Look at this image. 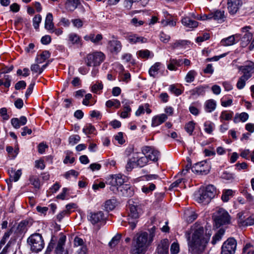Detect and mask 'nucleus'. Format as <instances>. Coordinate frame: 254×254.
Returning a JSON list of instances; mask_svg holds the SVG:
<instances>
[{
	"mask_svg": "<svg viewBox=\"0 0 254 254\" xmlns=\"http://www.w3.org/2000/svg\"><path fill=\"white\" fill-rule=\"evenodd\" d=\"M154 236L155 227L151 229L149 234L145 232L137 234L133 240V247L131 254H145Z\"/></svg>",
	"mask_w": 254,
	"mask_h": 254,
	"instance_id": "1",
	"label": "nucleus"
},
{
	"mask_svg": "<svg viewBox=\"0 0 254 254\" xmlns=\"http://www.w3.org/2000/svg\"><path fill=\"white\" fill-rule=\"evenodd\" d=\"M193 229L191 240L189 242V251L192 254H200L204 251L208 239L204 237L202 226L194 227Z\"/></svg>",
	"mask_w": 254,
	"mask_h": 254,
	"instance_id": "2",
	"label": "nucleus"
},
{
	"mask_svg": "<svg viewBox=\"0 0 254 254\" xmlns=\"http://www.w3.org/2000/svg\"><path fill=\"white\" fill-rule=\"evenodd\" d=\"M215 194V188L213 185H208L205 189H200L195 192L194 197L197 202L205 205L209 203Z\"/></svg>",
	"mask_w": 254,
	"mask_h": 254,
	"instance_id": "3",
	"label": "nucleus"
},
{
	"mask_svg": "<svg viewBox=\"0 0 254 254\" xmlns=\"http://www.w3.org/2000/svg\"><path fill=\"white\" fill-rule=\"evenodd\" d=\"M213 218L217 228L223 225L229 224L231 222V216L228 212L223 208H219L213 213Z\"/></svg>",
	"mask_w": 254,
	"mask_h": 254,
	"instance_id": "4",
	"label": "nucleus"
},
{
	"mask_svg": "<svg viewBox=\"0 0 254 254\" xmlns=\"http://www.w3.org/2000/svg\"><path fill=\"white\" fill-rule=\"evenodd\" d=\"M27 243L32 252L38 253L44 247V241L42 235L38 233L31 235L27 239Z\"/></svg>",
	"mask_w": 254,
	"mask_h": 254,
	"instance_id": "5",
	"label": "nucleus"
},
{
	"mask_svg": "<svg viewBox=\"0 0 254 254\" xmlns=\"http://www.w3.org/2000/svg\"><path fill=\"white\" fill-rule=\"evenodd\" d=\"M141 212V209L139 206L132 204L129 205V212L127 220L131 229H133L136 227L139 214Z\"/></svg>",
	"mask_w": 254,
	"mask_h": 254,
	"instance_id": "6",
	"label": "nucleus"
},
{
	"mask_svg": "<svg viewBox=\"0 0 254 254\" xmlns=\"http://www.w3.org/2000/svg\"><path fill=\"white\" fill-rule=\"evenodd\" d=\"M125 177L121 174L110 175L107 178L106 184L110 185V190L115 191L117 189L123 185L125 181Z\"/></svg>",
	"mask_w": 254,
	"mask_h": 254,
	"instance_id": "7",
	"label": "nucleus"
},
{
	"mask_svg": "<svg viewBox=\"0 0 254 254\" xmlns=\"http://www.w3.org/2000/svg\"><path fill=\"white\" fill-rule=\"evenodd\" d=\"M104 55L102 52H96L87 56L86 64L88 66H98L103 61Z\"/></svg>",
	"mask_w": 254,
	"mask_h": 254,
	"instance_id": "8",
	"label": "nucleus"
},
{
	"mask_svg": "<svg viewBox=\"0 0 254 254\" xmlns=\"http://www.w3.org/2000/svg\"><path fill=\"white\" fill-rule=\"evenodd\" d=\"M237 245V241L234 238H228L221 247V254H235Z\"/></svg>",
	"mask_w": 254,
	"mask_h": 254,
	"instance_id": "9",
	"label": "nucleus"
},
{
	"mask_svg": "<svg viewBox=\"0 0 254 254\" xmlns=\"http://www.w3.org/2000/svg\"><path fill=\"white\" fill-rule=\"evenodd\" d=\"M237 60H234L232 62V65L237 68L239 71H241L243 73V75H246L249 78L251 77L252 73L254 70V63L248 61L245 62L244 65H238L235 64Z\"/></svg>",
	"mask_w": 254,
	"mask_h": 254,
	"instance_id": "10",
	"label": "nucleus"
},
{
	"mask_svg": "<svg viewBox=\"0 0 254 254\" xmlns=\"http://www.w3.org/2000/svg\"><path fill=\"white\" fill-rule=\"evenodd\" d=\"M210 169V165L206 161L197 163L191 167V170L193 172L202 175L208 173Z\"/></svg>",
	"mask_w": 254,
	"mask_h": 254,
	"instance_id": "11",
	"label": "nucleus"
},
{
	"mask_svg": "<svg viewBox=\"0 0 254 254\" xmlns=\"http://www.w3.org/2000/svg\"><path fill=\"white\" fill-rule=\"evenodd\" d=\"M142 152L149 160L157 161L160 156L159 152L151 146H146L142 148Z\"/></svg>",
	"mask_w": 254,
	"mask_h": 254,
	"instance_id": "12",
	"label": "nucleus"
},
{
	"mask_svg": "<svg viewBox=\"0 0 254 254\" xmlns=\"http://www.w3.org/2000/svg\"><path fill=\"white\" fill-rule=\"evenodd\" d=\"M88 219L92 224L95 225L104 221L105 217L104 213L100 211L96 212H90Z\"/></svg>",
	"mask_w": 254,
	"mask_h": 254,
	"instance_id": "13",
	"label": "nucleus"
},
{
	"mask_svg": "<svg viewBox=\"0 0 254 254\" xmlns=\"http://www.w3.org/2000/svg\"><path fill=\"white\" fill-rule=\"evenodd\" d=\"M250 27H245L242 29V31L244 33L241 38V46L243 47H246L253 39V34L249 31Z\"/></svg>",
	"mask_w": 254,
	"mask_h": 254,
	"instance_id": "14",
	"label": "nucleus"
},
{
	"mask_svg": "<svg viewBox=\"0 0 254 254\" xmlns=\"http://www.w3.org/2000/svg\"><path fill=\"white\" fill-rule=\"evenodd\" d=\"M116 191L119 194L125 197H130L133 194V192L130 186L124 183L118 187Z\"/></svg>",
	"mask_w": 254,
	"mask_h": 254,
	"instance_id": "15",
	"label": "nucleus"
},
{
	"mask_svg": "<svg viewBox=\"0 0 254 254\" xmlns=\"http://www.w3.org/2000/svg\"><path fill=\"white\" fill-rule=\"evenodd\" d=\"M241 5V0H228V9L230 14L233 15L236 13Z\"/></svg>",
	"mask_w": 254,
	"mask_h": 254,
	"instance_id": "16",
	"label": "nucleus"
},
{
	"mask_svg": "<svg viewBox=\"0 0 254 254\" xmlns=\"http://www.w3.org/2000/svg\"><path fill=\"white\" fill-rule=\"evenodd\" d=\"M169 242L167 239L161 241L157 248V254H169Z\"/></svg>",
	"mask_w": 254,
	"mask_h": 254,
	"instance_id": "17",
	"label": "nucleus"
},
{
	"mask_svg": "<svg viewBox=\"0 0 254 254\" xmlns=\"http://www.w3.org/2000/svg\"><path fill=\"white\" fill-rule=\"evenodd\" d=\"M108 47L112 53L117 54L121 51L122 45L120 41L117 40H113L108 42Z\"/></svg>",
	"mask_w": 254,
	"mask_h": 254,
	"instance_id": "18",
	"label": "nucleus"
},
{
	"mask_svg": "<svg viewBox=\"0 0 254 254\" xmlns=\"http://www.w3.org/2000/svg\"><path fill=\"white\" fill-rule=\"evenodd\" d=\"M126 39L129 43L132 44H136L137 43H145L147 42V39L139 36L136 34H129L126 36Z\"/></svg>",
	"mask_w": 254,
	"mask_h": 254,
	"instance_id": "19",
	"label": "nucleus"
},
{
	"mask_svg": "<svg viewBox=\"0 0 254 254\" xmlns=\"http://www.w3.org/2000/svg\"><path fill=\"white\" fill-rule=\"evenodd\" d=\"M83 38L86 41H91L95 45H99L103 39V36L101 34L95 35L93 33H90L84 36Z\"/></svg>",
	"mask_w": 254,
	"mask_h": 254,
	"instance_id": "20",
	"label": "nucleus"
},
{
	"mask_svg": "<svg viewBox=\"0 0 254 254\" xmlns=\"http://www.w3.org/2000/svg\"><path fill=\"white\" fill-rule=\"evenodd\" d=\"M124 110L121 113V117L123 118H127L129 116L131 109L130 107V102L127 99H124L122 101Z\"/></svg>",
	"mask_w": 254,
	"mask_h": 254,
	"instance_id": "21",
	"label": "nucleus"
},
{
	"mask_svg": "<svg viewBox=\"0 0 254 254\" xmlns=\"http://www.w3.org/2000/svg\"><path fill=\"white\" fill-rule=\"evenodd\" d=\"M208 88L207 86H199L189 91L190 94L192 96L197 97L200 95H204L206 89Z\"/></svg>",
	"mask_w": 254,
	"mask_h": 254,
	"instance_id": "22",
	"label": "nucleus"
},
{
	"mask_svg": "<svg viewBox=\"0 0 254 254\" xmlns=\"http://www.w3.org/2000/svg\"><path fill=\"white\" fill-rule=\"evenodd\" d=\"M27 123V119L25 116H21L20 118H12L11 123L13 127L16 129L19 128L21 126L25 125Z\"/></svg>",
	"mask_w": 254,
	"mask_h": 254,
	"instance_id": "23",
	"label": "nucleus"
},
{
	"mask_svg": "<svg viewBox=\"0 0 254 254\" xmlns=\"http://www.w3.org/2000/svg\"><path fill=\"white\" fill-rule=\"evenodd\" d=\"M168 117L165 114H162L154 117L152 119L151 126L152 127H157L167 120Z\"/></svg>",
	"mask_w": 254,
	"mask_h": 254,
	"instance_id": "24",
	"label": "nucleus"
},
{
	"mask_svg": "<svg viewBox=\"0 0 254 254\" xmlns=\"http://www.w3.org/2000/svg\"><path fill=\"white\" fill-rule=\"evenodd\" d=\"M68 41L72 45L81 46V40L79 35L74 33H71L68 35Z\"/></svg>",
	"mask_w": 254,
	"mask_h": 254,
	"instance_id": "25",
	"label": "nucleus"
},
{
	"mask_svg": "<svg viewBox=\"0 0 254 254\" xmlns=\"http://www.w3.org/2000/svg\"><path fill=\"white\" fill-rule=\"evenodd\" d=\"M182 23L185 26L188 28H195L198 26V22L192 20L189 16H186L183 18Z\"/></svg>",
	"mask_w": 254,
	"mask_h": 254,
	"instance_id": "26",
	"label": "nucleus"
},
{
	"mask_svg": "<svg viewBox=\"0 0 254 254\" xmlns=\"http://www.w3.org/2000/svg\"><path fill=\"white\" fill-rule=\"evenodd\" d=\"M53 21V17L52 14L51 13H48L47 14L45 21V28L49 31L53 30L54 28V24Z\"/></svg>",
	"mask_w": 254,
	"mask_h": 254,
	"instance_id": "27",
	"label": "nucleus"
},
{
	"mask_svg": "<svg viewBox=\"0 0 254 254\" xmlns=\"http://www.w3.org/2000/svg\"><path fill=\"white\" fill-rule=\"evenodd\" d=\"M162 64L160 62L155 63L149 69L148 72L150 76L155 78Z\"/></svg>",
	"mask_w": 254,
	"mask_h": 254,
	"instance_id": "28",
	"label": "nucleus"
},
{
	"mask_svg": "<svg viewBox=\"0 0 254 254\" xmlns=\"http://www.w3.org/2000/svg\"><path fill=\"white\" fill-rule=\"evenodd\" d=\"M216 107V102L214 100L209 99L204 103V109L207 113H211L214 111Z\"/></svg>",
	"mask_w": 254,
	"mask_h": 254,
	"instance_id": "29",
	"label": "nucleus"
},
{
	"mask_svg": "<svg viewBox=\"0 0 254 254\" xmlns=\"http://www.w3.org/2000/svg\"><path fill=\"white\" fill-rule=\"evenodd\" d=\"M249 117V115L246 112H243L240 114L237 113L234 118V122L236 124L240 122L244 123L248 120Z\"/></svg>",
	"mask_w": 254,
	"mask_h": 254,
	"instance_id": "30",
	"label": "nucleus"
},
{
	"mask_svg": "<svg viewBox=\"0 0 254 254\" xmlns=\"http://www.w3.org/2000/svg\"><path fill=\"white\" fill-rule=\"evenodd\" d=\"M66 240V237L62 236L58 241L57 246L55 249V252L57 254H61L64 250V246Z\"/></svg>",
	"mask_w": 254,
	"mask_h": 254,
	"instance_id": "31",
	"label": "nucleus"
},
{
	"mask_svg": "<svg viewBox=\"0 0 254 254\" xmlns=\"http://www.w3.org/2000/svg\"><path fill=\"white\" fill-rule=\"evenodd\" d=\"M236 37L239 38L237 35H232L229 37L221 40V43L222 45L225 46H229L234 45L236 43Z\"/></svg>",
	"mask_w": 254,
	"mask_h": 254,
	"instance_id": "32",
	"label": "nucleus"
},
{
	"mask_svg": "<svg viewBox=\"0 0 254 254\" xmlns=\"http://www.w3.org/2000/svg\"><path fill=\"white\" fill-rule=\"evenodd\" d=\"M211 19L215 20L222 22L224 21L225 18L224 11L216 10L213 13H211Z\"/></svg>",
	"mask_w": 254,
	"mask_h": 254,
	"instance_id": "33",
	"label": "nucleus"
},
{
	"mask_svg": "<svg viewBox=\"0 0 254 254\" xmlns=\"http://www.w3.org/2000/svg\"><path fill=\"white\" fill-rule=\"evenodd\" d=\"M250 78L246 75H243L238 79L236 84V86L239 89H242L246 85V82Z\"/></svg>",
	"mask_w": 254,
	"mask_h": 254,
	"instance_id": "34",
	"label": "nucleus"
},
{
	"mask_svg": "<svg viewBox=\"0 0 254 254\" xmlns=\"http://www.w3.org/2000/svg\"><path fill=\"white\" fill-rule=\"evenodd\" d=\"M79 4V0H67L66 2L67 8L70 11L75 9Z\"/></svg>",
	"mask_w": 254,
	"mask_h": 254,
	"instance_id": "35",
	"label": "nucleus"
},
{
	"mask_svg": "<svg viewBox=\"0 0 254 254\" xmlns=\"http://www.w3.org/2000/svg\"><path fill=\"white\" fill-rule=\"evenodd\" d=\"M197 72L194 70H190L186 74L185 80L187 83H191L194 80Z\"/></svg>",
	"mask_w": 254,
	"mask_h": 254,
	"instance_id": "36",
	"label": "nucleus"
},
{
	"mask_svg": "<svg viewBox=\"0 0 254 254\" xmlns=\"http://www.w3.org/2000/svg\"><path fill=\"white\" fill-rule=\"evenodd\" d=\"M137 155V153L135 154V155L137 156L136 157L138 158L136 162L137 166H139V167H144L147 164L149 159L148 157H147L146 155H145L144 156L139 157Z\"/></svg>",
	"mask_w": 254,
	"mask_h": 254,
	"instance_id": "37",
	"label": "nucleus"
},
{
	"mask_svg": "<svg viewBox=\"0 0 254 254\" xmlns=\"http://www.w3.org/2000/svg\"><path fill=\"white\" fill-rule=\"evenodd\" d=\"M9 173L10 180L14 182L17 181L22 174L21 170H18L16 171L11 170V172H9Z\"/></svg>",
	"mask_w": 254,
	"mask_h": 254,
	"instance_id": "38",
	"label": "nucleus"
},
{
	"mask_svg": "<svg viewBox=\"0 0 254 254\" xmlns=\"http://www.w3.org/2000/svg\"><path fill=\"white\" fill-rule=\"evenodd\" d=\"M233 194V191L232 190H224L221 196V199L224 202H227L230 197Z\"/></svg>",
	"mask_w": 254,
	"mask_h": 254,
	"instance_id": "39",
	"label": "nucleus"
},
{
	"mask_svg": "<svg viewBox=\"0 0 254 254\" xmlns=\"http://www.w3.org/2000/svg\"><path fill=\"white\" fill-rule=\"evenodd\" d=\"M50 54L47 51H45L36 59L38 64H41L50 57Z\"/></svg>",
	"mask_w": 254,
	"mask_h": 254,
	"instance_id": "40",
	"label": "nucleus"
},
{
	"mask_svg": "<svg viewBox=\"0 0 254 254\" xmlns=\"http://www.w3.org/2000/svg\"><path fill=\"white\" fill-rule=\"evenodd\" d=\"M224 233V231L220 229L218 232L213 237L211 243L213 245H215L218 241L222 239V236Z\"/></svg>",
	"mask_w": 254,
	"mask_h": 254,
	"instance_id": "41",
	"label": "nucleus"
},
{
	"mask_svg": "<svg viewBox=\"0 0 254 254\" xmlns=\"http://www.w3.org/2000/svg\"><path fill=\"white\" fill-rule=\"evenodd\" d=\"M106 106L108 108L114 107L118 108L121 106L120 102L117 99H112L108 100L106 103Z\"/></svg>",
	"mask_w": 254,
	"mask_h": 254,
	"instance_id": "42",
	"label": "nucleus"
},
{
	"mask_svg": "<svg viewBox=\"0 0 254 254\" xmlns=\"http://www.w3.org/2000/svg\"><path fill=\"white\" fill-rule=\"evenodd\" d=\"M233 115V112L223 111L221 114L220 118L221 120L229 121L231 120Z\"/></svg>",
	"mask_w": 254,
	"mask_h": 254,
	"instance_id": "43",
	"label": "nucleus"
},
{
	"mask_svg": "<svg viewBox=\"0 0 254 254\" xmlns=\"http://www.w3.org/2000/svg\"><path fill=\"white\" fill-rule=\"evenodd\" d=\"M243 226H251L254 225V214L251 215L250 217L247 218L245 221H239Z\"/></svg>",
	"mask_w": 254,
	"mask_h": 254,
	"instance_id": "44",
	"label": "nucleus"
},
{
	"mask_svg": "<svg viewBox=\"0 0 254 254\" xmlns=\"http://www.w3.org/2000/svg\"><path fill=\"white\" fill-rule=\"evenodd\" d=\"M188 43H190V42L186 40H179L174 43L172 46L173 49L186 48L185 46L188 45Z\"/></svg>",
	"mask_w": 254,
	"mask_h": 254,
	"instance_id": "45",
	"label": "nucleus"
},
{
	"mask_svg": "<svg viewBox=\"0 0 254 254\" xmlns=\"http://www.w3.org/2000/svg\"><path fill=\"white\" fill-rule=\"evenodd\" d=\"M29 181L30 183L36 188L39 189L40 187V182L38 178L36 176H32L30 177Z\"/></svg>",
	"mask_w": 254,
	"mask_h": 254,
	"instance_id": "46",
	"label": "nucleus"
},
{
	"mask_svg": "<svg viewBox=\"0 0 254 254\" xmlns=\"http://www.w3.org/2000/svg\"><path fill=\"white\" fill-rule=\"evenodd\" d=\"M155 189V185L153 184H149L148 185L143 186L142 187V191L145 193H149Z\"/></svg>",
	"mask_w": 254,
	"mask_h": 254,
	"instance_id": "47",
	"label": "nucleus"
},
{
	"mask_svg": "<svg viewBox=\"0 0 254 254\" xmlns=\"http://www.w3.org/2000/svg\"><path fill=\"white\" fill-rule=\"evenodd\" d=\"M104 207L107 211L112 210L115 207V201L111 199L107 200L105 203Z\"/></svg>",
	"mask_w": 254,
	"mask_h": 254,
	"instance_id": "48",
	"label": "nucleus"
},
{
	"mask_svg": "<svg viewBox=\"0 0 254 254\" xmlns=\"http://www.w3.org/2000/svg\"><path fill=\"white\" fill-rule=\"evenodd\" d=\"M204 130L205 132L211 134L213 132L214 129V124L211 122H205L204 124Z\"/></svg>",
	"mask_w": 254,
	"mask_h": 254,
	"instance_id": "49",
	"label": "nucleus"
},
{
	"mask_svg": "<svg viewBox=\"0 0 254 254\" xmlns=\"http://www.w3.org/2000/svg\"><path fill=\"white\" fill-rule=\"evenodd\" d=\"M195 124L192 122H189L185 126V129L186 131L190 134L191 135L194 129Z\"/></svg>",
	"mask_w": 254,
	"mask_h": 254,
	"instance_id": "50",
	"label": "nucleus"
},
{
	"mask_svg": "<svg viewBox=\"0 0 254 254\" xmlns=\"http://www.w3.org/2000/svg\"><path fill=\"white\" fill-rule=\"evenodd\" d=\"M171 254H178L180 252V246L177 242H174L170 248Z\"/></svg>",
	"mask_w": 254,
	"mask_h": 254,
	"instance_id": "51",
	"label": "nucleus"
},
{
	"mask_svg": "<svg viewBox=\"0 0 254 254\" xmlns=\"http://www.w3.org/2000/svg\"><path fill=\"white\" fill-rule=\"evenodd\" d=\"M42 20V17L40 15H36L34 16L33 19V25L34 27L37 29L39 28V24L41 23Z\"/></svg>",
	"mask_w": 254,
	"mask_h": 254,
	"instance_id": "52",
	"label": "nucleus"
},
{
	"mask_svg": "<svg viewBox=\"0 0 254 254\" xmlns=\"http://www.w3.org/2000/svg\"><path fill=\"white\" fill-rule=\"evenodd\" d=\"M80 139V137L78 135H71L69 137V143L72 145H74V144L77 143Z\"/></svg>",
	"mask_w": 254,
	"mask_h": 254,
	"instance_id": "53",
	"label": "nucleus"
},
{
	"mask_svg": "<svg viewBox=\"0 0 254 254\" xmlns=\"http://www.w3.org/2000/svg\"><path fill=\"white\" fill-rule=\"evenodd\" d=\"M120 238L121 236L120 235H116L114 236L109 242V246L112 248L115 247L119 242Z\"/></svg>",
	"mask_w": 254,
	"mask_h": 254,
	"instance_id": "54",
	"label": "nucleus"
},
{
	"mask_svg": "<svg viewBox=\"0 0 254 254\" xmlns=\"http://www.w3.org/2000/svg\"><path fill=\"white\" fill-rule=\"evenodd\" d=\"M221 178L226 180L232 181L234 179V174L225 171L221 175Z\"/></svg>",
	"mask_w": 254,
	"mask_h": 254,
	"instance_id": "55",
	"label": "nucleus"
},
{
	"mask_svg": "<svg viewBox=\"0 0 254 254\" xmlns=\"http://www.w3.org/2000/svg\"><path fill=\"white\" fill-rule=\"evenodd\" d=\"M137 54L141 58L147 59L150 55V51L148 50H140L137 52Z\"/></svg>",
	"mask_w": 254,
	"mask_h": 254,
	"instance_id": "56",
	"label": "nucleus"
},
{
	"mask_svg": "<svg viewBox=\"0 0 254 254\" xmlns=\"http://www.w3.org/2000/svg\"><path fill=\"white\" fill-rule=\"evenodd\" d=\"M95 127L91 125H87L85 127L83 128V131L85 134L93 133L95 131Z\"/></svg>",
	"mask_w": 254,
	"mask_h": 254,
	"instance_id": "57",
	"label": "nucleus"
},
{
	"mask_svg": "<svg viewBox=\"0 0 254 254\" xmlns=\"http://www.w3.org/2000/svg\"><path fill=\"white\" fill-rule=\"evenodd\" d=\"M30 68L33 72H38L39 74H41L43 72V68H40L38 64H32Z\"/></svg>",
	"mask_w": 254,
	"mask_h": 254,
	"instance_id": "58",
	"label": "nucleus"
},
{
	"mask_svg": "<svg viewBox=\"0 0 254 254\" xmlns=\"http://www.w3.org/2000/svg\"><path fill=\"white\" fill-rule=\"evenodd\" d=\"M78 175V173L74 170H70L68 171H67L64 175V177L66 179H68L71 176H74L75 178H76Z\"/></svg>",
	"mask_w": 254,
	"mask_h": 254,
	"instance_id": "59",
	"label": "nucleus"
},
{
	"mask_svg": "<svg viewBox=\"0 0 254 254\" xmlns=\"http://www.w3.org/2000/svg\"><path fill=\"white\" fill-rule=\"evenodd\" d=\"M73 26L76 28H79L82 27L83 22L80 19H73L71 20Z\"/></svg>",
	"mask_w": 254,
	"mask_h": 254,
	"instance_id": "60",
	"label": "nucleus"
},
{
	"mask_svg": "<svg viewBox=\"0 0 254 254\" xmlns=\"http://www.w3.org/2000/svg\"><path fill=\"white\" fill-rule=\"evenodd\" d=\"M169 90L171 92L177 96L182 94L181 90L180 89L176 88L175 85H171L169 87Z\"/></svg>",
	"mask_w": 254,
	"mask_h": 254,
	"instance_id": "61",
	"label": "nucleus"
},
{
	"mask_svg": "<svg viewBox=\"0 0 254 254\" xmlns=\"http://www.w3.org/2000/svg\"><path fill=\"white\" fill-rule=\"evenodd\" d=\"M170 39V36L166 34L164 32H162L160 34V40L164 43H167Z\"/></svg>",
	"mask_w": 254,
	"mask_h": 254,
	"instance_id": "62",
	"label": "nucleus"
},
{
	"mask_svg": "<svg viewBox=\"0 0 254 254\" xmlns=\"http://www.w3.org/2000/svg\"><path fill=\"white\" fill-rule=\"evenodd\" d=\"M115 138L120 144H122L125 142V140L123 138V134L122 132H118L115 136Z\"/></svg>",
	"mask_w": 254,
	"mask_h": 254,
	"instance_id": "63",
	"label": "nucleus"
},
{
	"mask_svg": "<svg viewBox=\"0 0 254 254\" xmlns=\"http://www.w3.org/2000/svg\"><path fill=\"white\" fill-rule=\"evenodd\" d=\"M26 86V82L23 80H21V81H18L17 83H16V84L15 85V88L16 90H20L21 89L25 88Z\"/></svg>",
	"mask_w": 254,
	"mask_h": 254,
	"instance_id": "64",
	"label": "nucleus"
}]
</instances>
